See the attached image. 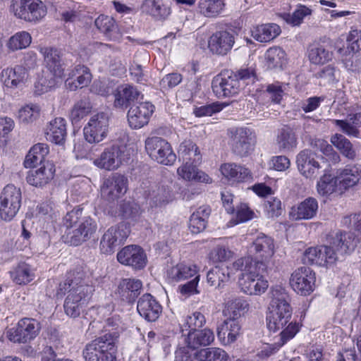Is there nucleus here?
<instances>
[{"mask_svg": "<svg viewBox=\"0 0 361 361\" xmlns=\"http://www.w3.org/2000/svg\"><path fill=\"white\" fill-rule=\"evenodd\" d=\"M63 226L66 228L63 235L64 241L74 246L90 240L97 229L95 220L85 215L82 208L68 212L63 219Z\"/></svg>", "mask_w": 361, "mask_h": 361, "instance_id": "obj_3", "label": "nucleus"}, {"mask_svg": "<svg viewBox=\"0 0 361 361\" xmlns=\"http://www.w3.org/2000/svg\"><path fill=\"white\" fill-rule=\"evenodd\" d=\"M229 145L233 154L240 157L250 155L257 142L255 132L247 127L233 128L228 130Z\"/></svg>", "mask_w": 361, "mask_h": 361, "instance_id": "obj_7", "label": "nucleus"}, {"mask_svg": "<svg viewBox=\"0 0 361 361\" xmlns=\"http://www.w3.org/2000/svg\"><path fill=\"white\" fill-rule=\"evenodd\" d=\"M197 164L192 162H183V165L178 167L177 173L185 180L211 183L212 178L204 171L199 170L197 168Z\"/></svg>", "mask_w": 361, "mask_h": 361, "instance_id": "obj_31", "label": "nucleus"}, {"mask_svg": "<svg viewBox=\"0 0 361 361\" xmlns=\"http://www.w3.org/2000/svg\"><path fill=\"white\" fill-rule=\"evenodd\" d=\"M302 262L304 264L327 266L334 264L336 257L328 245L311 247L305 251Z\"/></svg>", "mask_w": 361, "mask_h": 361, "instance_id": "obj_20", "label": "nucleus"}, {"mask_svg": "<svg viewBox=\"0 0 361 361\" xmlns=\"http://www.w3.org/2000/svg\"><path fill=\"white\" fill-rule=\"evenodd\" d=\"M118 338V334L114 331L88 343L82 351L85 361H116Z\"/></svg>", "mask_w": 361, "mask_h": 361, "instance_id": "obj_5", "label": "nucleus"}, {"mask_svg": "<svg viewBox=\"0 0 361 361\" xmlns=\"http://www.w3.org/2000/svg\"><path fill=\"white\" fill-rule=\"evenodd\" d=\"M312 10L304 6L299 5L295 11L292 13H283L282 18L289 25L292 26H299L303 21L305 17L310 16Z\"/></svg>", "mask_w": 361, "mask_h": 361, "instance_id": "obj_55", "label": "nucleus"}, {"mask_svg": "<svg viewBox=\"0 0 361 361\" xmlns=\"http://www.w3.org/2000/svg\"><path fill=\"white\" fill-rule=\"evenodd\" d=\"M44 62L50 73L42 77L36 83L35 87L38 94L50 90L56 84V78H60L64 71V63L61 51L53 47H45L42 49Z\"/></svg>", "mask_w": 361, "mask_h": 361, "instance_id": "obj_6", "label": "nucleus"}, {"mask_svg": "<svg viewBox=\"0 0 361 361\" xmlns=\"http://www.w3.org/2000/svg\"><path fill=\"white\" fill-rule=\"evenodd\" d=\"M129 229L124 224L110 227L102 235L99 247L102 253L110 255L124 243L129 235Z\"/></svg>", "mask_w": 361, "mask_h": 361, "instance_id": "obj_13", "label": "nucleus"}, {"mask_svg": "<svg viewBox=\"0 0 361 361\" xmlns=\"http://www.w3.org/2000/svg\"><path fill=\"white\" fill-rule=\"evenodd\" d=\"M145 149L152 159L161 164L171 165L176 159L170 144L162 137H148L145 141Z\"/></svg>", "mask_w": 361, "mask_h": 361, "instance_id": "obj_10", "label": "nucleus"}, {"mask_svg": "<svg viewBox=\"0 0 361 361\" xmlns=\"http://www.w3.org/2000/svg\"><path fill=\"white\" fill-rule=\"evenodd\" d=\"M154 109V106L149 102L133 104L128 112L129 126L132 128L138 129L147 125Z\"/></svg>", "mask_w": 361, "mask_h": 361, "instance_id": "obj_21", "label": "nucleus"}, {"mask_svg": "<svg viewBox=\"0 0 361 361\" xmlns=\"http://www.w3.org/2000/svg\"><path fill=\"white\" fill-rule=\"evenodd\" d=\"M194 264H178L168 271V276L174 281H180L198 276Z\"/></svg>", "mask_w": 361, "mask_h": 361, "instance_id": "obj_49", "label": "nucleus"}, {"mask_svg": "<svg viewBox=\"0 0 361 361\" xmlns=\"http://www.w3.org/2000/svg\"><path fill=\"white\" fill-rule=\"evenodd\" d=\"M117 259L122 264L132 267L135 269H142L147 264V255L144 250L138 245H128L117 254Z\"/></svg>", "mask_w": 361, "mask_h": 361, "instance_id": "obj_18", "label": "nucleus"}, {"mask_svg": "<svg viewBox=\"0 0 361 361\" xmlns=\"http://www.w3.org/2000/svg\"><path fill=\"white\" fill-rule=\"evenodd\" d=\"M258 257L267 260L274 254V240L264 234L259 235L252 243Z\"/></svg>", "mask_w": 361, "mask_h": 361, "instance_id": "obj_43", "label": "nucleus"}, {"mask_svg": "<svg viewBox=\"0 0 361 361\" xmlns=\"http://www.w3.org/2000/svg\"><path fill=\"white\" fill-rule=\"evenodd\" d=\"M141 9L155 20L164 21L171 13L170 3L164 0H145Z\"/></svg>", "mask_w": 361, "mask_h": 361, "instance_id": "obj_26", "label": "nucleus"}, {"mask_svg": "<svg viewBox=\"0 0 361 361\" xmlns=\"http://www.w3.org/2000/svg\"><path fill=\"white\" fill-rule=\"evenodd\" d=\"M318 203L313 197L306 198L297 207H292L290 215L294 220L312 219L317 212Z\"/></svg>", "mask_w": 361, "mask_h": 361, "instance_id": "obj_33", "label": "nucleus"}, {"mask_svg": "<svg viewBox=\"0 0 361 361\" xmlns=\"http://www.w3.org/2000/svg\"><path fill=\"white\" fill-rule=\"evenodd\" d=\"M178 154L183 162L200 164L202 161V154L199 148L190 140H185L180 144Z\"/></svg>", "mask_w": 361, "mask_h": 361, "instance_id": "obj_39", "label": "nucleus"}, {"mask_svg": "<svg viewBox=\"0 0 361 361\" xmlns=\"http://www.w3.org/2000/svg\"><path fill=\"white\" fill-rule=\"evenodd\" d=\"M66 136V121L63 118H56L49 122L46 129L47 140L57 145H61L64 142Z\"/></svg>", "mask_w": 361, "mask_h": 361, "instance_id": "obj_36", "label": "nucleus"}, {"mask_svg": "<svg viewBox=\"0 0 361 361\" xmlns=\"http://www.w3.org/2000/svg\"><path fill=\"white\" fill-rule=\"evenodd\" d=\"M337 180L340 183V190L343 192L361 183V165L348 164L336 171Z\"/></svg>", "mask_w": 361, "mask_h": 361, "instance_id": "obj_23", "label": "nucleus"}, {"mask_svg": "<svg viewBox=\"0 0 361 361\" xmlns=\"http://www.w3.org/2000/svg\"><path fill=\"white\" fill-rule=\"evenodd\" d=\"M251 32L252 37L257 41L268 42L278 37L281 30L276 23H267L254 27Z\"/></svg>", "mask_w": 361, "mask_h": 361, "instance_id": "obj_40", "label": "nucleus"}, {"mask_svg": "<svg viewBox=\"0 0 361 361\" xmlns=\"http://www.w3.org/2000/svg\"><path fill=\"white\" fill-rule=\"evenodd\" d=\"M245 302L240 298H233L226 302L224 314L227 319H235L240 317L241 312L245 308Z\"/></svg>", "mask_w": 361, "mask_h": 361, "instance_id": "obj_58", "label": "nucleus"}, {"mask_svg": "<svg viewBox=\"0 0 361 361\" xmlns=\"http://www.w3.org/2000/svg\"><path fill=\"white\" fill-rule=\"evenodd\" d=\"M342 61L349 71L356 73L361 71V56L358 54H348L342 59Z\"/></svg>", "mask_w": 361, "mask_h": 361, "instance_id": "obj_63", "label": "nucleus"}, {"mask_svg": "<svg viewBox=\"0 0 361 361\" xmlns=\"http://www.w3.org/2000/svg\"><path fill=\"white\" fill-rule=\"evenodd\" d=\"M147 199L151 207H161L172 200V190L169 185L154 183L150 185Z\"/></svg>", "mask_w": 361, "mask_h": 361, "instance_id": "obj_27", "label": "nucleus"}, {"mask_svg": "<svg viewBox=\"0 0 361 361\" xmlns=\"http://www.w3.org/2000/svg\"><path fill=\"white\" fill-rule=\"evenodd\" d=\"M94 288L88 283L87 274L82 267L71 271L65 281L60 283L56 295L62 298L66 294L63 308L66 314L73 319L78 317Z\"/></svg>", "mask_w": 361, "mask_h": 361, "instance_id": "obj_2", "label": "nucleus"}, {"mask_svg": "<svg viewBox=\"0 0 361 361\" xmlns=\"http://www.w3.org/2000/svg\"><path fill=\"white\" fill-rule=\"evenodd\" d=\"M224 0H199L198 11L205 17L218 16L224 9Z\"/></svg>", "mask_w": 361, "mask_h": 361, "instance_id": "obj_52", "label": "nucleus"}, {"mask_svg": "<svg viewBox=\"0 0 361 361\" xmlns=\"http://www.w3.org/2000/svg\"><path fill=\"white\" fill-rule=\"evenodd\" d=\"M13 282L18 285H25L34 279L35 273L31 267L25 263H19L10 271Z\"/></svg>", "mask_w": 361, "mask_h": 361, "instance_id": "obj_47", "label": "nucleus"}, {"mask_svg": "<svg viewBox=\"0 0 361 361\" xmlns=\"http://www.w3.org/2000/svg\"><path fill=\"white\" fill-rule=\"evenodd\" d=\"M206 322L205 317L203 314L200 312H195L191 315L188 316L180 324L181 332L185 336V332L190 333L200 330Z\"/></svg>", "mask_w": 361, "mask_h": 361, "instance_id": "obj_53", "label": "nucleus"}, {"mask_svg": "<svg viewBox=\"0 0 361 361\" xmlns=\"http://www.w3.org/2000/svg\"><path fill=\"white\" fill-rule=\"evenodd\" d=\"M296 130L297 127L285 126L279 131L276 145L280 151H291L296 148L298 145Z\"/></svg>", "mask_w": 361, "mask_h": 361, "instance_id": "obj_35", "label": "nucleus"}, {"mask_svg": "<svg viewBox=\"0 0 361 361\" xmlns=\"http://www.w3.org/2000/svg\"><path fill=\"white\" fill-rule=\"evenodd\" d=\"M109 117L104 112L92 116L85 126L84 136L89 143H98L102 141L109 132Z\"/></svg>", "mask_w": 361, "mask_h": 361, "instance_id": "obj_11", "label": "nucleus"}, {"mask_svg": "<svg viewBox=\"0 0 361 361\" xmlns=\"http://www.w3.org/2000/svg\"><path fill=\"white\" fill-rule=\"evenodd\" d=\"M265 270H259L248 274L245 277L239 278V285L242 291L247 295H261L267 289L268 281L264 279Z\"/></svg>", "mask_w": 361, "mask_h": 361, "instance_id": "obj_19", "label": "nucleus"}, {"mask_svg": "<svg viewBox=\"0 0 361 361\" xmlns=\"http://www.w3.org/2000/svg\"><path fill=\"white\" fill-rule=\"evenodd\" d=\"M331 142L347 159L354 160L357 153L350 141L341 134H335L331 137Z\"/></svg>", "mask_w": 361, "mask_h": 361, "instance_id": "obj_50", "label": "nucleus"}, {"mask_svg": "<svg viewBox=\"0 0 361 361\" xmlns=\"http://www.w3.org/2000/svg\"><path fill=\"white\" fill-rule=\"evenodd\" d=\"M316 154L310 149L301 151L296 157L300 173L307 178H316L319 174L320 165L315 159Z\"/></svg>", "mask_w": 361, "mask_h": 361, "instance_id": "obj_22", "label": "nucleus"}, {"mask_svg": "<svg viewBox=\"0 0 361 361\" xmlns=\"http://www.w3.org/2000/svg\"><path fill=\"white\" fill-rule=\"evenodd\" d=\"M197 351L188 343L185 346H179L175 351V361H192L193 357H196Z\"/></svg>", "mask_w": 361, "mask_h": 361, "instance_id": "obj_64", "label": "nucleus"}, {"mask_svg": "<svg viewBox=\"0 0 361 361\" xmlns=\"http://www.w3.org/2000/svg\"><path fill=\"white\" fill-rule=\"evenodd\" d=\"M5 85L8 87L15 88L20 87L25 83L28 73L22 66H16L14 68H7L1 72Z\"/></svg>", "mask_w": 361, "mask_h": 361, "instance_id": "obj_34", "label": "nucleus"}, {"mask_svg": "<svg viewBox=\"0 0 361 361\" xmlns=\"http://www.w3.org/2000/svg\"><path fill=\"white\" fill-rule=\"evenodd\" d=\"M92 79V75L88 68L78 65L72 70L68 78L65 81V85L71 91L82 88L89 85Z\"/></svg>", "mask_w": 361, "mask_h": 361, "instance_id": "obj_28", "label": "nucleus"}, {"mask_svg": "<svg viewBox=\"0 0 361 361\" xmlns=\"http://www.w3.org/2000/svg\"><path fill=\"white\" fill-rule=\"evenodd\" d=\"M334 123L348 135L357 137L360 135L357 128L361 126V112L349 114L347 120H335Z\"/></svg>", "mask_w": 361, "mask_h": 361, "instance_id": "obj_46", "label": "nucleus"}, {"mask_svg": "<svg viewBox=\"0 0 361 361\" xmlns=\"http://www.w3.org/2000/svg\"><path fill=\"white\" fill-rule=\"evenodd\" d=\"M128 178L121 174L114 173L106 178L101 187L102 197L113 202L122 197L128 190Z\"/></svg>", "mask_w": 361, "mask_h": 361, "instance_id": "obj_14", "label": "nucleus"}, {"mask_svg": "<svg viewBox=\"0 0 361 361\" xmlns=\"http://www.w3.org/2000/svg\"><path fill=\"white\" fill-rule=\"evenodd\" d=\"M140 92L133 86L123 85L118 87L115 93L114 106L118 108H127L135 99H137Z\"/></svg>", "mask_w": 361, "mask_h": 361, "instance_id": "obj_37", "label": "nucleus"}, {"mask_svg": "<svg viewBox=\"0 0 361 361\" xmlns=\"http://www.w3.org/2000/svg\"><path fill=\"white\" fill-rule=\"evenodd\" d=\"M183 80V76L178 73H171L166 75L159 82L161 90H166L175 87Z\"/></svg>", "mask_w": 361, "mask_h": 361, "instance_id": "obj_62", "label": "nucleus"}, {"mask_svg": "<svg viewBox=\"0 0 361 361\" xmlns=\"http://www.w3.org/2000/svg\"><path fill=\"white\" fill-rule=\"evenodd\" d=\"M123 148L121 146L114 145L101 153L99 157L93 161L94 164L106 171L117 169L122 164L124 157Z\"/></svg>", "mask_w": 361, "mask_h": 361, "instance_id": "obj_16", "label": "nucleus"}, {"mask_svg": "<svg viewBox=\"0 0 361 361\" xmlns=\"http://www.w3.org/2000/svg\"><path fill=\"white\" fill-rule=\"evenodd\" d=\"M47 14V8L40 0H32L30 2V11L20 13L21 19L26 21H38Z\"/></svg>", "mask_w": 361, "mask_h": 361, "instance_id": "obj_54", "label": "nucleus"}, {"mask_svg": "<svg viewBox=\"0 0 361 361\" xmlns=\"http://www.w3.org/2000/svg\"><path fill=\"white\" fill-rule=\"evenodd\" d=\"M265 58L269 68H281L286 62V53L280 47H271L267 51Z\"/></svg>", "mask_w": 361, "mask_h": 361, "instance_id": "obj_56", "label": "nucleus"}, {"mask_svg": "<svg viewBox=\"0 0 361 361\" xmlns=\"http://www.w3.org/2000/svg\"><path fill=\"white\" fill-rule=\"evenodd\" d=\"M230 270L233 271V274L240 271L241 277H245L248 274L255 273L259 270H265L267 265L263 261H255L250 257H241L235 260L231 266H228Z\"/></svg>", "mask_w": 361, "mask_h": 361, "instance_id": "obj_32", "label": "nucleus"}, {"mask_svg": "<svg viewBox=\"0 0 361 361\" xmlns=\"http://www.w3.org/2000/svg\"><path fill=\"white\" fill-rule=\"evenodd\" d=\"M241 326L238 320L226 319L217 328V337L224 345L235 342L240 334Z\"/></svg>", "mask_w": 361, "mask_h": 361, "instance_id": "obj_30", "label": "nucleus"}, {"mask_svg": "<svg viewBox=\"0 0 361 361\" xmlns=\"http://www.w3.org/2000/svg\"><path fill=\"white\" fill-rule=\"evenodd\" d=\"M94 25L106 37L116 39L120 34L118 25L115 20L109 16L100 15L95 21Z\"/></svg>", "mask_w": 361, "mask_h": 361, "instance_id": "obj_45", "label": "nucleus"}, {"mask_svg": "<svg viewBox=\"0 0 361 361\" xmlns=\"http://www.w3.org/2000/svg\"><path fill=\"white\" fill-rule=\"evenodd\" d=\"M198 361H228L229 355L220 348H207L196 352Z\"/></svg>", "mask_w": 361, "mask_h": 361, "instance_id": "obj_51", "label": "nucleus"}, {"mask_svg": "<svg viewBox=\"0 0 361 361\" xmlns=\"http://www.w3.org/2000/svg\"><path fill=\"white\" fill-rule=\"evenodd\" d=\"M257 80L254 68H241L230 75L224 73L214 78L212 82V90L219 97L235 95L246 86L253 85Z\"/></svg>", "mask_w": 361, "mask_h": 361, "instance_id": "obj_4", "label": "nucleus"}, {"mask_svg": "<svg viewBox=\"0 0 361 361\" xmlns=\"http://www.w3.org/2000/svg\"><path fill=\"white\" fill-rule=\"evenodd\" d=\"M120 212L125 219L136 220L141 214L139 204L133 201H123L120 205Z\"/></svg>", "mask_w": 361, "mask_h": 361, "instance_id": "obj_61", "label": "nucleus"}, {"mask_svg": "<svg viewBox=\"0 0 361 361\" xmlns=\"http://www.w3.org/2000/svg\"><path fill=\"white\" fill-rule=\"evenodd\" d=\"M307 55L311 63L320 65L331 60L333 54L324 45L313 44L308 47Z\"/></svg>", "mask_w": 361, "mask_h": 361, "instance_id": "obj_48", "label": "nucleus"}, {"mask_svg": "<svg viewBox=\"0 0 361 361\" xmlns=\"http://www.w3.org/2000/svg\"><path fill=\"white\" fill-rule=\"evenodd\" d=\"M137 309L140 316L148 322H155L162 312L161 305L149 293L144 294L139 299Z\"/></svg>", "mask_w": 361, "mask_h": 361, "instance_id": "obj_25", "label": "nucleus"}, {"mask_svg": "<svg viewBox=\"0 0 361 361\" xmlns=\"http://www.w3.org/2000/svg\"><path fill=\"white\" fill-rule=\"evenodd\" d=\"M271 301L267 315L268 329L276 332L281 330L280 338L274 344L267 345L258 353L262 358L268 357L277 352L288 341L295 337L300 326L296 321L292 322L290 298L286 290L281 286H275L270 290Z\"/></svg>", "mask_w": 361, "mask_h": 361, "instance_id": "obj_1", "label": "nucleus"}, {"mask_svg": "<svg viewBox=\"0 0 361 361\" xmlns=\"http://www.w3.org/2000/svg\"><path fill=\"white\" fill-rule=\"evenodd\" d=\"M49 147L45 143H37L28 152L24 161V166L26 168L36 166L38 164L43 165L45 157L49 154Z\"/></svg>", "mask_w": 361, "mask_h": 361, "instance_id": "obj_38", "label": "nucleus"}, {"mask_svg": "<svg viewBox=\"0 0 361 361\" xmlns=\"http://www.w3.org/2000/svg\"><path fill=\"white\" fill-rule=\"evenodd\" d=\"M21 201L20 189L13 184L6 185L0 195V217L4 221L13 219L20 208Z\"/></svg>", "mask_w": 361, "mask_h": 361, "instance_id": "obj_8", "label": "nucleus"}, {"mask_svg": "<svg viewBox=\"0 0 361 361\" xmlns=\"http://www.w3.org/2000/svg\"><path fill=\"white\" fill-rule=\"evenodd\" d=\"M221 171L226 178L236 182H244L251 178L248 169L235 164H224L221 166Z\"/></svg>", "mask_w": 361, "mask_h": 361, "instance_id": "obj_42", "label": "nucleus"}, {"mask_svg": "<svg viewBox=\"0 0 361 361\" xmlns=\"http://www.w3.org/2000/svg\"><path fill=\"white\" fill-rule=\"evenodd\" d=\"M214 340V334L209 329H200L187 334L186 343L193 349L210 345Z\"/></svg>", "mask_w": 361, "mask_h": 361, "instance_id": "obj_41", "label": "nucleus"}, {"mask_svg": "<svg viewBox=\"0 0 361 361\" xmlns=\"http://www.w3.org/2000/svg\"><path fill=\"white\" fill-rule=\"evenodd\" d=\"M31 39V36L27 32H19L10 37L7 47L11 51L25 49L30 44Z\"/></svg>", "mask_w": 361, "mask_h": 361, "instance_id": "obj_59", "label": "nucleus"}, {"mask_svg": "<svg viewBox=\"0 0 361 361\" xmlns=\"http://www.w3.org/2000/svg\"><path fill=\"white\" fill-rule=\"evenodd\" d=\"M40 107L37 104H29L19 110L18 118L23 123L35 121L39 116Z\"/></svg>", "mask_w": 361, "mask_h": 361, "instance_id": "obj_60", "label": "nucleus"}, {"mask_svg": "<svg viewBox=\"0 0 361 361\" xmlns=\"http://www.w3.org/2000/svg\"><path fill=\"white\" fill-rule=\"evenodd\" d=\"M142 283L139 279H123L118 287L119 296L123 301L133 303L141 293Z\"/></svg>", "mask_w": 361, "mask_h": 361, "instance_id": "obj_29", "label": "nucleus"}, {"mask_svg": "<svg viewBox=\"0 0 361 361\" xmlns=\"http://www.w3.org/2000/svg\"><path fill=\"white\" fill-rule=\"evenodd\" d=\"M340 183L337 180V175L332 176L331 174L325 173L317 183V192L322 196H329L334 192L342 194L343 190H340Z\"/></svg>", "mask_w": 361, "mask_h": 361, "instance_id": "obj_44", "label": "nucleus"}, {"mask_svg": "<svg viewBox=\"0 0 361 361\" xmlns=\"http://www.w3.org/2000/svg\"><path fill=\"white\" fill-rule=\"evenodd\" d=\"M54 165L50 161H47L39 168L30 171L26 180L30 185L34 187L42 188L54 178Z\"/></svg>", "mask_w": 361, "mask_h": 361, "instance_id": "obj_24", "label": "nucleus"}, {"mask_svg": "<svg viewBox=\"0 0 361 361\" xmlns=\"http://www.w3.org/2000/svg\"><path fill=\"white\" fill-rule=\"evenodd\" d=\"M236 36L233 30L217 31L209 37V49L213 54L226 55L232 49Z\"/></svg>", "mask_w": 361, "mask_h": 361, "instance_id": "obj_15", "label": "nucleus"}, {"mask_svg": "<svg viewBox=\"0 0 361 361\" xmlns=\"http://www.w3.org/2000/svg\"><path fill=\"white\" fill-rule=\"evenodd\" d=\"M41 324L32 318H23L16 326L7 331L8 338L15 343H27L34 340L39 334Z\"/></svg>", "mask_w": 361, "mask_h": 361, "instance_id": "obj_9", "label": "nucleus"}, {"mask_svg": "<svg viewBox=\"0 0 361 361\" xmlns=\"http://www.w3.org/2000/svg\"><path fill=\"white\" fill-rule=\"evenodd\" d=\"M329 247L334 254L336 262L342 260L345 255L351 253L356 247L354 233L350 232L338 231L328 236Z\"/></svg>", "mask_w": 361, "mask_h": 361, "instance_id": "obj_12", "label": "nucleus"}, {"mask_svg": "<svg viewBox=\"0 0 361 361\" xmlns=\"http://www.w3.org/2000/svg\"><path fill=\"white\" fill-rule=\"evenodd\" d=\"M92 109V104L88 98H83L77 102L71 111V118L73 122L77 123L86 116Z\"/></svg>", "mask_w": 361, "mask_h": 361, "instance_id": "obj_57", "label": "nucleus"}, {"mask_svg": "<svg viewBox=\"0 0 361 361\" xmlns=\"http://www.w3.org/2000/svg\"><path fill=\"white\" fill-rule=\"evenodd\" d=\"M315 279V274L309 267H302L292 274L290 283L301 295H309L314 290Z\"/></svg>", "mask_w": 361, "mask_h": 361, "instance_id": "obj_17", "label": "nucleus"}]
</instances>
